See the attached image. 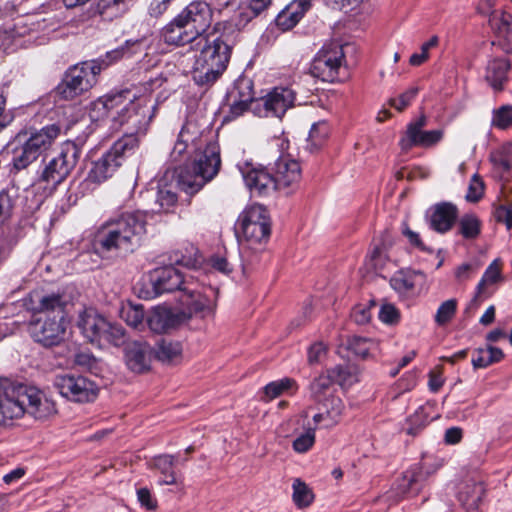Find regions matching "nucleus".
Masks as SVG:
<instances>
[{
	"mask_svg": "<svg viewBox=\"0 0 512 512\" xmlns=\"http://www.w3.org/2000/svg\"><path fill=\"white\" fill-rule=\"evenodd\" d=\"M146 233V217L140 211L121 213L105 223L95 235V247L100 252L126 255L134 252Z\"/></svg>",
	"mask_w": 512,
	"mask_h": 512,
	"instance_id": "obj_1",
	"label": "nucleus"
},
{
	"mask_svg": "<svg viewBox=\"0 0 512 512\" xmlns=\"http://www.w3.org/2000/svg\"><path fill=\"white\" fill-rule=\"evenodd\" d=\"M24 413L46 419L56 413L55 403L36 387L0 379V422L19 418Z\"/></svg>",
	"mask_w": 512,
	"mask_h": 512,
	"instance_id": "obj_2",
	"label": "nucleus"
},
{
	"mask_svg": "<svg viewBox=\"0 0 512 512\" xmlns=\"http://www.w3.org/2000/svg\"><path fill=\"white\" fill-rule=\"evenodd\" d=\"M201 45L194 62V81L201 86L214 84L227 69L231 46L223 35L209 33L197 41Z\"/></svg>",
	"mask_w": 512,
	"mask_h": 512,
	"instance_id": "obj_3",
	"label": "nucleus"
},
{
	"mask_svg": "<svg viewBox=\"0 0 512 512\" xmlns=\"http://www.w3.org/2000/svg\"><path fill=\"white\" fill-rule=\"evenodd\" d=\"M221 158L219 147L209 143L198 153L194 161L177 171V183L186 194L194 195L211 181L219 172Z\"/></svg>",
	"mask_w": 512,
	"mask_h": 512,
	"instance_id": "obj_4",
	"label": "nucleus"
},
{
	"mask_svg": "<svg viewBox=\"0 0 512 512\" xmlns=\"http://www.w3.org/2000/svg\"><path fill=\"white\" fill-rule=\"evenodd\" d=\"M78 327L86 339L100 347H120L127 343L126 331L121 324L111 322L93 310H85L79 315Z\"/></svg>",
	"mask_w": 512,
	"mask_h": 512,
	"instance_id": "obj_5",
	"label": "nucleus"
},
{
	"mask_svg": "<svg viewBox=\"0 0 512 512\" xmlns=\"http://www.w3.org/2000/svg\"><path fill=\"white\" fill-rule=\"evenodd\" d=\"M218 289L212 285H206L194 275L190 283H187L178 301L183 307L180 313L187 315V321L193 316L205 318L214 314Z\"/></svg>",
	"mask_w": 512,
	"mask_h": 512,
	"instance_id": "obj_6",
	"label": "nucleus"
},
{
	"mask_svg": "<svg viewBox=\"0 0 512 512\" xmlns=\"http://www.w3.org/2000/svg\"><path fill=\"white\" fill-rule=\"evenodd\" d=\"M236 232L242 235L251 248L267 243L271 234L267 209L259 204L248 206L238 218Z\"/></svg>",
	"mask_w": 512,
	"mask_h": 512,
	"instance_id": "obj_7",
	"label": "nucleus"
},
{
	"mask_svg": "<svg viewBox=\"0 0 512 512\" xmlns=\"http://www.w3.org/2000/svg\"><path fill=\"white\" fill-rule=\"evenodd\" d=\"M101 70L98 61L83 62L69 68L56 88L57 94L65 100L74 99L96 84Z\"/></svg>",
	"mask_w": 512,
	"mask_h": 512,
	"instance_id": "obj_8",
	"label": "nucleus"
},
{
	"mask_svg": "<svg viewBox=\"0 0 512 512\" xmlns=\"http://www.w3.org/2000/svg\"><path fill=\"white\" fill-rule=\"evenodd\" d=\"M81 155V150L74 142H66L61 146L59 154L44 166L39 181L46 187L55 189L74 170Z\"/></svg>",
	"mask_w": 512,
	"mask_h": 512,
	"instance_id": "obj_9",
	"label": "nucleus"
},
{
	"mask_svg": "<svg viewBox=\"0 0 512 512\" xmlns=\"http://www.w3.org/2000/svg\"><path fill=\"white\" fill-rule=\"evenodd\" d=\"M344 62L343 46L338 42L326 43L313 58L306 78L311 76L324 82L338 81Z\"/></svg>",
	"mask_w": 512,
	"mask_h": 512,
	"instance_id": "obj_10",
	"label": "nucleus"
},
{
	"mask_svg": "<svg viewBox=\"0 0 512 512\" xmlns=\"http://www.w3.org/2000/svg\"><path fill=\"white\" fill-rule=\"evenodd\" d=\"M296 90L290 87H275L265 96L252 103V111L259 117L282 118L294 106Z\"/></svg>",
	"mask_w": 512,
	"mask_h": 512,
	"instance_id": "obj_11",
	"label": "nucleus"
},
{
	"mask_svg": "<svg viewBox=\"0 0 512 512\" xmlns=\"http://www.w3.org/2000/svg\"><path fill=\"white\" fill-rule=\"evenodd\" d=\"M195 274L183 275L174 266H164L154 269L150 273L151 291H147L145 298H153L163 293L178 291L183 293L187 283H190Z\"/></svg>",
	"mask_w": 512,
	"mask_h": 512,
	"instance_id": "obj_12",
	"label": "nucleus"
},
{
	"mask_svg": "<svg viewBox=\"0 0 512 512\" xmlns=\"http://www.w3.org/2000/svg\"><path fill=\"white\" fill-rule=\"evenodd\" d=\"M55 386L63 397L77 403L92 402L98 395L96 384L81 375H59L55 379Z\"/></svg>",
	"mask_w": 512,
	"mask_h": 512,
	"instance_id": "obj_13",
	"label": "nucleus"
},
{
	"mask_svg": "<svg viewBox=\"0 0 512 512\" xmlns=\"http://www.w3.org/2000/svg\"><path fill=\"white\" fill-rule=\"evenodd\" d=\"M29 332L44 347L58 346L65 338V319L39 316L30 322Z\"/></svg>",
	"mask_w": 512,
	"mask_h": 512,
	"instance_id": "obj_14",
	"label": "nucleus"
},
{
	"mask_svg": "<svg viewBox=\"0 0 512 512\" xmlns=\"http://www.w3.org/2000/svg\"><path fill=\"white\" fill-rule=\"evenodd\" d=\"M179 18L188 26L193 34L200 40L208 33L213 21V11L205 1H192L178 14Z\"/></svg>",
	"mask_w": 512,
	"mask_h": 512,
	"instance_id": "obj_15",
	"label": "nucleus"
},
{
	"mask_svg": "<svg viewBox=\"0 0 512 512\" xmlns=\"http://www.w3.org/2000/svg\"><path fill=\"white\" fill-rule=\"evenodd\" d=\"M426 124L427 117L421 115L407 125L406 132L399 141L402 151H408L413 146L430 147L437 144L442 139V130L424 131L423 127H425Z\"/></svg>",
	"mask_w": 512,
	"mask_h": 512,
	"instance_id": "obj_16",
	"label": "nucleus"
},
{
	"mask_svg": "<svg viewBox=\"0 0 512 512\" xmlns=\"http://www.w3.org/2000/svg\"><path fill=\"white\" fill-rule=\"evenodd\" d=\"M187 322V315L164 306L151 309L146 315L149 329L156 334L168 333Z\"/></svg>",
	"mask_w": 512,
	"mask_h": 512,
	"instance_id": "obj_17",
	"label": "nucleus"
},
{
	"mask_svg": "<svg viewBox=\"0 0 512 512\" xmlns=\"http://www.w3.org/2000/svg\"><path fill=\"white\" fill-rule=\"evenodd\" d=\"M32 310L42 317L65 319L66 297L60 292L45 294L35 293L32 296Z\"/></svg>",
	"mask_w": 512,
	"mask_h": 512,
	"instance_id": "obj_18",
	"label": "nucleus"
},
{
	"mask_svg": "<svg viewBox=\"0 0 512 512\" xmlns=\"http://www.w3.org/2000/svg\"><path fill=\"white\" fill-rule=\"evenodd\" d=\"M154 110L155 106L142 105L140 102L134 101L133 106L129 107V111H126L116 124L119 126L128 125L129 133H134L137 136L145 134L154 116Z\"/></svg>",
	"mask_w": 512,
	"mask_h": 512,
	"instance_id": "obj_19",
	"label": "nucleus"
},
{
	"mask_svg": "<svg viewBox=\"0 0 512 512\" xmlns=\"http://www.w3.org/2000/svg\"><path fill=\"white\" fill-rule=\"evenodd\" d=\"M302 176L301 166L298 161L290 156H281L275 163L274 179L276 189L298 187Z\"/></svg>",
	"mask_w": 512,
	"mask_h": 512,
	"instance_id": "obj_20",
	"label": "nucleus"
},
{
	"mask_svg": "<svg viewBox=\"0 0 512 512\" xmlns=\"http://www.w3.org/2000/svg\"><path fill=\"white\" fill-rule=\"evenodd\" d=\"M240 170L251 193L266 196L276 190L274 175H271L265 168L250 167L247 164L245 168H240Z\"/></svg>",
	"mask_w": 512,
	"mask_h": 512,
	"instance_id": "obj_21",
	"label": "nucleus"
},
{
	"mask_svg": "<svg viewBox=\"0 0 512 512\" xmlns=\"http://www.w3.org/2000/svg\"><path fill=\"white\" fill-rule=\"evenodd\" d=\"M151 346L142 340L126 343L124 354L127 367L135 373H143L150 368Z\"/></svg>",
	"mask_w": 512,
	"mask_h": 512,
	"instance_id": "obj_22",
	"label": "nucleus"
},
{
	"mask_svg": "<svg viewBox=\"0 0 512 512\" xmlns=\"http://www.w3.org/2000/svg\"><path fill=\"white\" fill-rule=\"evenodd\" d=\"M429 226L438 233H446L453 227L458 209L450 202H441L432 206L426 214Z\"/></svg>",
	"mask_w": 512,
	"mask_h": 512,
	"instance_id": "obj_23",
	"label": "nucleus"
},
{
	"mask_svg": "<svg viewBox=\"0 0 512 512\" xmlns=\"http://www.w3.org/2000/svg\"><path fill=\"white\" fill-rule=\"evenodd\" d=\"M429 472L421 465L406 470L397 482V491L402 496H416L424 487Z\"/></svg>",
	"mask_w": 512,
	"mask_h": 512,
	"instance_id": "obj_24",
	"label": "nucleus"
},
{
	"mask_svg": "<svg viewBox=\"0 0 512 512\" xmlns=\"http://www.w3.org/2000/svg\"><path fill=\"white\" fill-rule=\"evenodd\" d=\"M161 37L166 44L174 46H184L198 40L178 15L162 28Z\"/></svg>",
	"mask_w": 512,
	"mask_h": 512,
	"instance_id": "obj_25",
	"label": "nucleus"
},
{
	"mask_svg": "<svg viewBox=\"0 0 512 512\" xmlns=\"http://www.w3.org/2000/svg\"><path fill=\"white\" fill-rule=\"evenodd\" d=\"M135 98V94L130 90H122L106 95L101 103L107 112V116L116 123L120 117L124 116L126 111H129V107L133 106Z\"/></svg>",
	"mask_w": 512,
	"mask_h": 512,
	"instance_id": "obj_26",
	"label": "nucleus"
},
{
	"mask_svg": "<svg viewBox=\"0 0 512 512\" xmlns=\"http://www.w3.org/2000/svg\"><path fill=\"white\" fill-rule=\"evenodd\" d=\"M60 134L61 126L53 123L31 131L25 140L40 156L52 146Z\"/></svg>",
	"mask_w": 512,
	"mask_h": 512,
	"instance_id": "obj_27",
	"label": "nucleus"
},
{
	"mask_svg": "<svg viewBox=\"0 0 512 512\" xmlns=\"http://www.w3.org/2000/svg\"><path fill=\"white\" fill-rule=\"evenodd\" d=\"M510 62L506 58H496L488 62L485 73V80L496 91H502L508 81Z\"/></svg>",
	"mask_w": 512,
	"mask_h": 512,
	"instance_id": "obj_28",
	"label": "nucleus"
},
{
	"mask_svg": "<svg viewBox=\"0 0 512 512\" xmlns=\"http://www.w3.org/2000/svg\"><path fill=\"white\" fill-rule=\"evenodd\" d=\"M489 23L496 34L505 44L507 51H512V16L506 11H493Z\"/></svg>",
	"mask_w": 512,
	"mask_h": 512,
	"instance_id": "obj_29",
	"label": "nucleus"
},
{
	"mask_svg": "<svg viewBox=\"0 0 512 512\" xmlns=\"http://www.w3.org/2000/svg\"><path fill=\"white\" fill-rule=\"evenodd\" d=\"M309 0H295L282 10L277 18V25L283 30L293 28L303 17L304 13L310 8Z\"/></svg>",
	"mask_w": 512,
	"mask_h": 512,
	"instance_id": "obj_30",
	"label": "nucleus"
},
{
	"mask_svg": "<svg viewBox=\"0 0 512 512\" xmlns=\"http://www.w3.org/2000/svg\"><path fill=\"white\" fill-rule=\"evenodd\" d=\"M120 165V160H117L107 151L99 160L94 162L88 178L92 182L102 183L111 177Z\"/></svg>",
	"mask_w": 512,
	"mask_h": 512,
	"instance_id": "obj_31",
	"label": "nucleus"
},
{
	"mask_svg": "<svg viewBox=\"0 0 512 512\" xmlns=\"http://www.w3.org/2000/svg\"><path fill=\"white\" fill-rule=\"evenodd\" d=\"M425 282V274L421 271L399 272L391 278V287L400 294H411L414 289Z\"/></svg>",
	"mask_w": 512,
	"mask_h": 512,
	"instance_id": "obj_32",
	"label": "nucleus"
},
{
	"mask_svg": "<svg viewBox=\"0 0 512 512\" xmlns=\"http://www.w3.org/2000/svg\"><path fill=\"white\" fill-rule=\"evenodd\" d=\"M298 385L292 378H282L268 383L263 388L260 399L264 402L272 401L273 399L285 394H293L297 391Z\"/></svg>",
	"mask_w": 512,
	"mask_h": 512,
	"instance_id": "obj_33",
	"label": "nucleus"
},
{
	"mask_svg": "<svg viewBox=\"0 0 512 512\" xmlns=\"http://www.w3.org/2000/svg\"><path fill=\"white\" fill-rule=\"evenodd\" d=\"M485 494L481 482L471 481L461 487L458 499L467 510H476Z\"/></svg>",
	"mask_w": 512,
	"mask_h": 512,
	"instance_id": "obj_34",
	"label": "nucleus"
},
{
	"mask_svg": "<svg viewBox=\"0 0 512 512\" xmlns=\"http://www.w3.org/2000/svg\"><path fill=\"white\" fill-rule=\"evenodd\" d=\"M236 89L238 90V99H234L230 105V115L228 119H234L241 116L248 109L252 110V103L256 101L253 99L250 83L241 82L237 84Z\"/></svg>",
	"mask_w": 512,
	"mask_h": 512,
	"instance_id": "obj_35",
	"label": "nucleus"
},
{
	"mask_svg": "<svg viewBox=\"0 0 512 512\" xmlns=\"http://www.w3.org/2000/svg\"><path fill=\"white\" fill-rule=\"evenodd\" d=\"M178 461V456L163 454L153 459V467L161 474L160 485H174L177 484L176 474L173 470L175 463Z\"/></svg>",
	"mask_w": 512,
	"mask_h": 512,
	"instance_id": "obj_36",
	"label": "nucleus"
},
{
	"mask_svg": "<svg viewBox=\"0 0 512 512\" xmlns=\"http://www.w3.org/2000/svg\"><path fill=\"white\" fill-rule=\"evenodd\" d=\"M504 357V353L500 348L490 346L478 348L473 352L472 365L474 369H483L488 366L500 362Z\"/></svg>",
	"mask_w": 512,
	"mask_h": 512,
	"instance_id": "obj_37",
	"label": "nucleus"
},
{
	"mask_svg": "<svg viewBox=\"0 0 512 512\" xmlns=\"http://www.w3.org/2000/svg\"><path fill=\"white\" fill-rule=\"evenodd\" d=\"M182 345L171 339H161L155 348L156 358L163 363H174L181 358Z\"/></svg>",
	"mask_w": 512,
	"mask_h": 512,
	"instance_id": "obj_38",
	"label": "nucleus"
},
{
	"mask_svg": "<svg viewBox=\"0 0 512 512\" xmlns=\"http://www.w3.org/2000/svg\"><path fill=\"white\" fill-rule=\"evenodd\" d=\"M139 147V137L134 133H126L110 148V154L122 163L123 159L134 154Z\"/></svg>",
	"mask_w": 512,
	"mask_h": 512,
	"instance_id": "obj_39",
	"label": "nucleus"
},
{
	"mask_svg": "<svg viewBox=\"0 0 512 512\" xmlns=\"http://www.w3.org/2000/svg\"><path fill=\"white\" fill-rule=\"evenodd\" d=\"M39 158V155L24 140L19 146L13 149L12 167L16 171L24 170Z\"/></svg>",
	"mask_w": 512,
	"mask_h": 512,
	"instance_id": "obj_40",
	"label": "nucleus"
},
{
	"mask_svg": "<svg viewBox=\"0 0 512 512\" xmlns=\"http://www.w3.org/2000/svg\"><path fill=\"white\" fill-rule=\"evenodd\" d=\"M322 406L327 418V423H324L323 426L325 428H331L339 422V419L345 409V405L339 397L330 396L325 398Z\"/></svg>",
	"mask_w": 512,
	"mask_h": 512,
	"instance_id": "obj_41",
	"label": "nucleus"
},
{
	"mask_svg": "<svg viewBox=\"0 0 512 512\" xmlns=\"http://www.w3.org/2000/svg\"><path fill=\"white\" fill-rule=\"evenodd\" d=\"M332 374L328 372L320 374L310 384V391L312 397L317 401L322 399L330 392L333 386Z\"/></svg>",
	"mask_w": 512,
	"mask_h": 512,
	"instance_id": "obj_42",
	"label": "nucleus"
},
{
	"mask_svg": "<svg viewBox=\"0 0 512 512\" xmlns=\"http://www.w3.org/2000/svg\"><path fill=\"white\" fill-rule=\"evenodd\" d=\"M292 488V498L297 507H308L313 502L314 494L312 490L301 479H295Z\"/></svg>",
	"mask_w": 512,
	"mask_h": 512,
	"instance_id": "obj_43",
	"label": "nucleus"
},
{
	"mask_svg": "<svg viewBox=\"0 0 512 512\" xmlns=\"http://www.w3.org/2000/svg\"><path fill=\"white\" fill-rule=\"evenodd\" d=\"M329 133L330 128L326 121H319L317 123H314L310 129L308 136V143L310 145V149L313 151L320 148L328 138Z\"/></svg>",
	"mask_w": 512,
	"mask_h": 512,
	"instance_id": "obj_44",
	"label": "nucleus"
},
{
	"mask_svg": "<svg viewBox=\"0 0 512 512\" xmlns=\"http://www.w3.org/2000/svg\"><path fill=\"white\" fill-rule=\"evenodd\" d=\"M178 201L177 194L166 187L160 188L156 196L157 208L153 209L155 212H172Z\"/></svg>",
	"mask_w": 512,
	"mask_h": 512,
	"instance_id": "obj_45",
	"label": "nucleus"
},
{
	"mask_svg": "<svg viewBox=\"0 0 512 512\" xmlns=\"http://www.w3.org/2000/svg\"><path fill=\"white\" fill-rule=\"evenodd\" d=\"M304 429L305 432L300 434L292 443V447L297 453H306L315 443L316 427H311V423L308 421L304 424Z\"/></svg>",
	"mask_w": 512,
	"mask_h": 512,
	"instance_id": "obj_46",
	"label": "nucleus"
},
{
	"mask_svg": "<svg viewBox=\"0 0 512 512\" xmlns=\"http://www.w3.org/2000/svg\"><path fill=\"white\" fill-rule=\"evenodd\" d=\"M481 231L480 220L472 214L464 215L459 221V233L466 239H475Z\"/></svg>",
	"mask_w": 512,
	"mask_h": 512,
	"instance_id": "obj_47",
	"label": "nucleus"
},
{
	"mask_svg": "<svg viewBox=\"0 0 512 512\" xmlns=\"http://www.w3.org/2000/svg\"><path fill=\"white\" fill-rule=\"evenodd\" d=\"M173 261L175 264L192 269L194 273H197V269L201 266L203 258L199 251L191 246L189 249H186V254H181V257H178V253H175Z\"/></svg>",
	"mask_w": 512,
	"mask_h": 512,
	"instance_id": "obj_48",
	"label": "nucleus"
},
{
	"mask_svg": "<svg viewBox=\"0 0 512 512\" xmlns=\"http://www.w3.org/2000/svg\"><path fill=\"white\" fill-rule=\"evenodd\" d=\"M501 277V265L498 260H494L484 272L480 282L477 285V295L485 293V287L488 284L496 283Z\"/></svg>",
	"mask_w": 512,
	"mask_h": 512,
	"instance_id": "obj_49",
	"label": "nucleus"
},
{
	"mask_svg": "<svg viewBox=\"0 0 512 512\" xmlns=\"http://www.w3.org/2000/svg\"><path fill=\"white\" fill-rule=\"evenodd\" d=\"M457 311V300L448 299L444 301L437 309L435 314V322L438 326H445L448 324Z\"/></svg>",
	"mask_w": 512,
	"mask_h": 512,
	"instance_id": "obj_50",
	"label": "nucleus"
},
{
	"mask_svg": "<svg viewBox=\"0 0 512 512\" xmlns=\"http://www.w3.org/2000/svg\"><path fill=\"white\" fill-rule=\"evenodd\" d=\"M122 318L131 327L138 329L143 325L145 317L143 307L141 305H131L124 307L122 310Z\"/></svg>",
	"mask_w": 512,
	"mask_h": 512,
	"instance_id": "obj_51",
	"label": "nucleus"
},
{
	"mask_svg": "<svg viewBox=\"0 0 512 512\" xmlns=\"http://www.w3.org/2000/svg\"><path fill=\"white\" fill-rule=\"evenodd\" d=\"M492 125L506 130L512 127V105H503L493 111Z\"/></svg>",
	"mask_w": 512,
	"mask_h": 512,
	"instance_id": "obj_52",
	"label": "nucleus"
},
{
	"mask_svg": "<svg viewBox=\"0 0 512 512\" xmlns=\"http://www.w3.org/2000/svg\"><path fill=\"white\" fill-rule=\"evenodd\" d=\"M490 161L493 165L494 172L504 178L505 174L511 169V161L504 150H497L491 153Z\"/></svg>",
	"mask_w": 512,
	"mask_h": 512,
	"instance_id": "obj_53",
	"label": "nucleus"
},
{
	"mask_svg": "<svg viewBox=\"0 0 512 512\" xmlns=\"http://www.w3.org/2000/svg\"><path fill=\"white\" fill-rule=\"evenodd\" d=\"M328 372L332 374L334 383H337L342 387H349L357 381L355 374L346 366L339 365L329 369Z\"/></svg>",
	"mask_w": 512,
	"mask_h": 512,
	"instance_id": "obj_54",
	"label": "nucleus"
},
{
	"mask_svg": "<svg viewBox=\"0 0 512 512\" xmlns=\"http://www.w3.org/2000/svg\"><path fill=\"white\" fill-rule=\"evenodd\" d=\"M373 347L374 343L363 337L354 336L348 342V348L361 358L368 357Z\"/></svg>",
	"mask_w": 512,
	"mask_h": 512,
	"instance_id": "obj_55",
	"label": "nucleus"
},
{
	"mask_svg": "<svg viewBox=\"0 0 512 512\" xmlns=\"http://www.w3.org/2000/svg\"><path fill=\"white\" fill-rule=\"evenodd\" d=\"M484 194V182L478 174H474L470 180L466 200L469 202H478Z\"/></svg>",
	"mask_w": 512,
	"mask_h": 512,
	"instance_id": "obj_56",
	"label": "nucleus"
},
{
	"mask_svg": "<svg viewBox=\"0 0 512 512\" xmlns=\"http://www.w3.org/2000/svg\"><path fill=\"white\" fill-rule=\"evenodd\" d=\"M15 206V197L9 190L0 191V220L9 219Z\"/></svg>",
	"mask_w": 512,
	"mask_h": 512,
	"instance_id": "obj_57",
	"label": "nucleus"
},
{
	"mask_svg": "<svg viewBox=\"0 0 512 512\" xmlns=\"http://www.w3.org/2000/svg\"><path fill=\"white\" fill-rule=\"evenodd\" d=\"M417 94L418 88L411 87L405 92H403L398 98H391L389 100V104L398 111H403L407 106L410 105V103L416 97Z\"/></svg>",
	"mask_w": 512,
	"mask_h": 512,
	"instance_id": "obj_58",
	"label": "nucleus"
},
{
	"mask_svg": "<svg viewBox=\"0 0 512 512\" xmlns=\"http://www.w3.org/2000/svg\"><path fill=\"white\" fill-rule=\"evenodd\" d=\"M438 44V37L433 36L429 41L425 42L421 46V53H414L411 55L409 59V63L412 66H420L423 64L429 57L428 51L435 47Z\"/></svg>",
	"mask_w": 512,
	"mask_h": 512,
	"instance_id": "obj_59",
	"label": "nucleus"
},
{
	"mask_svg": "<svg viewBox=\"0 0 512 512\" xmlns=\"http://www.w3.org/2000/svg\"><path fill=\"white\" fill-rule=\"evenodd\" d=\"M327 354V348L322 342H315L308 349V363L310 365H316L321 363L322 359Z\"/></svg>",
	"mask_w": 512,
	"mask_h": 512,
	"instance_id": "obj_60",
	"label": "nucleus"
},
{
	"mask_svg": "<svg viewBox=\"0 0 512 512\" xmlns=\"http://www.w3.org/2000/svg\"><path fill=\"white\" fill-rule=\"evenodd\" d=\"M494 216L497 222L504 223L508 231L512 229V209L509 205H500L495 209Z\"/></svg>",
	"mask_w": 512,
	"mask_h": 512,
	"instance_id": "obj_61",
	"label": "nucleus"
},
{
	"mask_svg": "<svg viewBox=\"0 0 512 512\" xmlns=\"http://www.w3.org/2000/svg\"><path fill=\"white\" fill-rule=\"evenodd\" d=\"M379 319L386 324H394L399 320V312L393 305L385 304L379 311Z\"/></svg>",
	"mask_w": 512,
	"mask_h": 512,
	"instance_id": "obj_62",
	"label": "nucleus"
},
{
	"mask_svg": "<svg viewBox=\"0 0 512 512\" xmlns=\"http://www.w3.org/2000/svg\"><path fill=\"white\" fill-rule=\"evenodd\" d=\"M3 33L5 34V40L23 36L25 34V30L22 25V20H19L16 23H5Z\"/></svg>",
	"mask_w": 512,
	"mask_h": 512,
	"instance_id": "obj_63",
	"label": "nucleus"
},
{
	"mask_svg": "<svg viewBox=\"0 0 512 512\" xmlns=\"http://www.w3.org/2000/svg\"><path fill=\"white\" fill-rule=\"evenodd\" d=\"M137 498L140 504L148 510H154L157 507V501L147 488L137 490Z\"/></svg>",
	"mask_w": 512,
	"mask_h": 512,
	"instance_id": "obj_64",
	"label": "nucleus"
}]
</instances>
